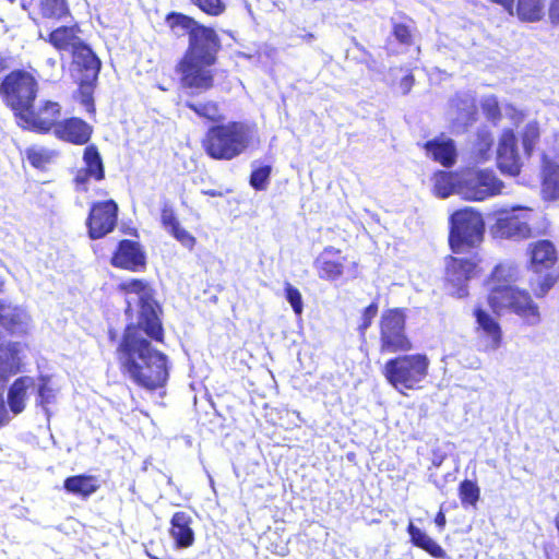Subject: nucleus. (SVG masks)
<instances>
[{"label":"nucleus","mask_w":559,"mask_h":559,"mask_svg":"<svg viewBox=\"0 0 559 559\" xmlns=\"http://www.w3.org/2000/svg\"><path fill=\"white\" fill-rule=\"evenodd\" d=\"M166 23L177 37L189 35V47L177 68L182 86L199 92L209 91L214 84L210 67L215 63L221 48L215 31L178 12L168 13Z\"/></svg>","instance_id":"1"},{"label":"nucleus","mask_w":559,"mask_h":559,"mask_svg":"<svg viewBox=\"0 0 559 559\" xmlns=\"http://www.w3.org/2000/svg\"><path fill=\"white\" fill-rule=\"evenodd\" d=\"M151 336L141 324H129L117 347L122 374L134 384L155 391L169 378L168 357L152 346Z\"/></svg>","instance_id":"2"},{"label":"nucleus","mask_w":559,"mask_h":559,"mask_svg":"<svg viewBox=\"0 0 559 559\" xmlns=\"http://www.w3.org/2000/svg\"><path fill=\"white\" fill-rule=\"evenodd\" d=\"M516 267L499 264L492 271V286L488 295V302L493 312L500 314L506 310L521 316L531 325L539 322L538 307L531 296L512 286L510 283L516 277Z\"/></svg>","instance_id":"3"},{"label":"nucleus","mask_w":559,"mask_h":559,"mask_svg":"<svg viewBox=\"0 0 559 559\" xmlns=\"http://www.w3.org/2000/svg\"><path fill=\"white\" fill-rule=\"evenodd\" d=\"M254 136L255 128L248 122L216 123L205 132L202 147L213 159L231 160L248 151Z\"/></svg>","instance_id":"4"},{"label":"nucleus","mask_w":559,"mask_h":559,"mask_svg":"<svg viewBox=\"0 0 559 559\" xmlns=\"http://www.w3.org/2000/svg\"><path fill=\"white\" fill-rule=\"evenodd\" d=\"M127 293V308L126 312L132 311V305H135L138 310V324H141L147 331V335L156 342H162L164 330L158 317V305L154 300L151 290L145 282L141 280H131L122 284Z\"/></svg>","instance_id":"5"},{"label":"nucleus","mask_w":559,"mask_h":559,"mask_svg":"<svg viewBox=\"0 0 559 559\" xmlns=\"http://www.w3.org/2000/svg\"><path fill=\"white\" fill-rule=\"evenodd\" d=\"M429 359L424 354H408L388 360L383 374L397 391L413 390L427 377Z\"/></svg>","instance_id":"6"},{"label":"nucleus","mask_w":559,"mask_h":559,"mask_svg":"<svg viewBox=\"0 0 559 559\" xmlns=\"http://www.w3.org/2000/svg\"><path fill=\"white\" fill-rule=\"evenodd\" d=\"M485 222L481 214L472 207L455 211L450 216L449 243L453 252L464 247H474L483 240Z\"/></svg>","instance_id":"7"},{"label":"nucleus","mask_w":559,"mask_h":559,"mask_svg":"<svg viewBox=\"0 0 559 559\" xmlns=\"http://www.w3.org/2000/svg\"><path fill=\"white\" fill-rule=\"evenodd\" d=\"M37 94V82L24 70L9 73L0 84V95L14 111L16 119L32 107Z\"/></svg>","instance_id":"8"},{"label":"nucleus","mask_w":559,"mask_h":559,"mask_svg":"<svg viewBox=\"0 0 559 559\" xmlns=\"http://www.w3.org/2000/svg\"><path fill=\"white\" fill-rule=\"evenodd\" d=\"M531 266L538 274L537 287L534 288L536 297H544L558 280V274L552 269L557 261V251L549 240H539L531 245Z\"/></svg>","instance_id":"9"},{"label":"nucleus","mask_w":559,"mask_h":559,"mask_svg":"<svg viewBox=\"0 0 559 559\" xmlns=\"http://www.w3.org/2000/svg\"><path fill=\"white\" fill-rule=\"evenodd\" d=\"M503 187L492 170H469L461 176L460 194L469 201H483L500 194Z\"/></svg>","instance_id":"10"},{"label":"nucleus","mask_w":559,"mask_h":559,"mask_svg":"<svg viewBox=\"0 0 559 559\" xmlns=\"http://www.w3.org/2000/svg\"><path fill=\"white\" fill-rule=\"evenodd\" d=\"M405 313L402 309H390L381 317L380 342L381 352H407L412 343L405 333Z\"/></svg>","instance_id":"11"},{"label":"nucleus","mask_w":559,"mask_h":559,"mask_svg":"<svg viewBox=\"0 0 559 559\" xmlns=\"http://www.w3.org/2000/svg\"><path fill=\"white\" fill-rule=\"evenodd\" d=\"M531 209L515 206L511 210L503 209L499 211V216L493 226V233L497 237L521 240L531 236L532 229L528 224Z\"/></svg>","instance_id":"12"},{"label":"nucleus","mask_w":559,"mask_h":559,"mask_svg":"<svg viewBox=\"0 0 559 559\" xmlns=\"http://www.w3.org/2000/svg\"><path fill=\"white\" fill-rule=\"evenodd\" d=\"M60 116L61 106L57 102L45 100L40 102L36 109L32 105L29 109L21 114L17 123L24 129L47 133L55 129Z\"/></svg>","instance_id":"13"},{"label":"nucleus","mask_w":559,"mask_h":559,"mask_svg":"<svg viewBox=\"0 0 559 559\" xmlns=\"http://www.w3.org/2000/svg\"><path fill=\"white\" fill-rule=\"evenodd\" d=\"M118 218V205L112 200L96 202L92 205L86 225L92 239H99L111 233Z\"/></svg>","instance_id":"14"},{"label":"nucleus","mask_w":559,"mask_h":559,"mask_svg":"<svg viewBox=\"0 0 559 559\" xmlns=\"http://www.w3.org/2000/svg\"><path fill=\"white\" fill-rule=\"evenodd\" d=\"M20 343L9 342L0 346V425H4L9 421L8 411L2 395V388L9 377L20 370Z\"/></svg>","instance_id":"15"},{"label":"nucleus","mask_w":559,"mask_h":559,"mask_svg":"<svg viewBox=\"0 0 559 559\" xmlns=\"http://www.w3.org/2000/svg\"><path fill=\"white\" fill-rule=\"evenodd\" d=\"M518 140L513 130H504L497 152L498 167L503 174L516 176L521 170V158L518 153Z\"/></svg>","instance_id":"16"},{"label":"nucleus","mask_w":559,"mask_h":559,"mask_svg":"<svg viewBox=\"0 0 559 559\" xmlns=\"http://www.w3.org/2000/svg\"><path fill=\"white\" fill-rule=\"evenodd\" d=\"M71 55L74 71L79 72L78 79L97 81L102 62L92 48L82 41Z\"/></svg>","instance_id":"17"},{"label":"nucleus","mask_w":559,"mask_h":559,"mask_svg":"<svg viewBox=\"0 0 559 559\" xmlns=\"http://www.w3.org/2000/svg\"><path fill=\"white\" fill-rule=\"evenodd\" d=\"M92 132V127L76 117L58 122L53 129V134L58 139L75 145L86 144L91 139Z\"/></svg>","instance_id":"18"},{"label":"nucleus","mask_w":559,"mask_h":559,"mask_svg":"<svg viewBox=\"0 0 559 559\" xmlns=\"http://www.w3.org/2000/svg\"><path fill=\"white\" fill-rule=\"evenodd\" d=\"M452 107L456 110L453 119V129L455 133H463L467 127L476 121L477 108L475 97L469 92H460L451 102Z\"/></svg>","instance_id":"19"},{"label":"nucleus","mask_w":559,"mask_h":559,"mask_svg":"<svg viewBox=\"0 0 559 559\" xmlns=\"http://www.w3.org/2000/svg\"><path fill=\"white\" fill-rule=\"evenodd\" d=\"M112 265L130 271H138L145 265V254L139 242L123 239L111 259Z\"/></svg>","instance_id":"20"},{"label":"nucleus","mask_w":559,"mask_h":559,"mask_svg":"<svg viewBox=\"0 0 559 559\" xmlns=\"http://www.w3.org/2000/svg\"><path fill=\"white\" fill-rule=\"evenodd\" d=\"M345 258L341 250L334 247H326L314 260V267L320 278L325 281H336L344 271Z\"/></svg>","instance_id":"21"},{"label":"nucleus","mask_w":559,"mask_h":559,"mask_svg":"<svg viewBox=\"0 0 559 559\" xmlns=\"http://www.w3.org/2000/svg\"><path fill=\"white\" fill-rule=\"evenodd\" d=\"M476 264L468 259L451 258L447 264V281L456 287L459 298L467 296V281L473 276Z\"/></svg>","instance_id":"22"},{"label":"nucleus","mask_w":559,"mask_h":559,"mask_svg":"<svg viewBox=\"0 0 559 559\" xmlns=\"http://www.w3.org/2000/svg\"><path fill=\"white\" fill-rule=\"evenodd\" d=\"M193 519L185 511L175 512L170 520L169 534L176 549H186L194 543Z\"/></svg>","instance_id":"23"},{"label":"nucleus","mask_w":559,"mask_h":559,"mask_svg":"<svg viewBox=\"0 0 559 559\" xmlns=\"http://www.w3.org/2000/svg\"><path fill=\"white\" fill-rule=\"evenodd\" d=\"M425 150L428 156L439 162L445 167L454 164L456 148L454 141L445 138H436L425 143Z\"/></svg>","instance_id":"24"},{"label":"nucleus","mask_w":559,"mask_h":559,"mask_svg":"<svg viewBox=\"0 0 559 559\" xmlns=\"http://www.w3.org/2000/svg\"><path fill=\"white\" fill-rule=\"evenodd\" d=\"M99 487V479L94 475L80 474L69 476L63 481V488L68 493L83 499L91 497Z\"/></svg>","instance_id":"25"},{"label":"nucleus","mask_w":559,"mask_h":559,"mask_svg":"<svg viewBox=\"0 0 559 559\" xmlns=\"http://www.w3.org/2000/svg\"><path fill=\"white\" fill-rule=\"evenodd\" d=\"M34 385L35 380L32 377L24 376L17 378L9 388L8 405L13 414L17 415L24 411L27 391Z\"/></svg>","instance_id":"26"},{"label":"nucleus","mask_w":559,"mask_h":559,"mask_svg":"<svg viewBox=\"0 0 559 559\" xmlns=\"http://www.w3.org/2000/svg\"><path fill=\"white\" fill-rule=\"evenodd\" d=\"M542 195L546 201L559 199V165L550 159L544 158L543 163Z\"/></svg>","instance_id":"27"},{"label":"nucleus","mask_w":559,"mask_h":559,"mask_svg":"<svg viewBox=\"0 0 559 559\" xmlns=\"http://www.w3.org/2000/svg\"><path fill=\"white\" fill-rule=\"evenodd\" d=\"M78 26H60L49 34V43L58 50L72 52L83 40Z\"/></svg>","instance_id":"28"},{"label":"nucleus","mask_w":559,"mask_h":559,"mask_svg":"<svg viewBox=\"0 0 559 559\" xmlns=\"http://www.w3.org/2000/svg\"><path fill=\"white\" fill-rule=\"evenodd\" d=\"M407 533L414 546L421 548L436 559L445 558V551L443 548L412 522L407 526Z\"/></svg>","instance_id":"29"},{"label":"nucleus","mask_w":559,"mask_h":559,"mask_svg":"<svg viewBox=\"0 0 559 559\" xmlns=\"http://www.w3.org/2000/svg\"><path fill=\"white\" fill-rule=\"evenodd\" d=\"M35 9L37 14L46 20L62 21L70 16L67 0H36Z\"/></svg>","instance_id":"30"},{"label":"nucleus","mask_w":559,"mask_h":559,"mask_svg":"<svg viewBox=\"0 0 559 559\" xmlns=\"http://www.w3.org/2000/svg\"><path fill=\"white\" fill-rule=\"evenodd\" d=\"M475 317L479 328L488 337L487 347L490 349H497L501 343V329L499 324L480 308L475 310Z\"/></svg>","instance_id":"31"},{"label":"nucleus","mask_w":559,"mask_h":559,"mask_svg":"<svg viewBox=\"0 0 559 559\" xmlns=\"http://www.w3.org/2000/svg\"><path fill=\"white\" fill-rule=\"evenodd\" d=\"M433 181L435 193L439 198L445 199L453 193L460 194L461 176L441 170L435 174Z\"/></svg>","instance_id":"32"},{"label":"nucleus","mask_w":559,"mask_h":559,"mask_svg":"<svg viewBox=\"0 0 559 559\" xmlns=\"http://www.w3.org/2000/svg\"><path fill=\"white\" fill-rule=\"evenodd\" d=\"M51 378L48 374L38 377L36 405L40 406L49 417L48 406L56 401V389L50 385Z\"/></svg>","instance_id":"33"},{"label":"nucleus","mask_w":559,"mask_h":559,"mask_svg":"<svg viewBox=\"0 0 559 559\" xmlns=\"http://www.w3.org/2000/svg\"><path fill=\"white\" fill-rule=\"evenodd\" d=\"M516 14L526 22L540 21L544 16L543 0H518Z\"/></svg>","instance_id":"34"},{"label":"nucleus","mask_w":559,"mask_h":559,"mask_svg":"<svg viewBox=\"0 0 559 559\" xmlns=\"http://www.w3.org/2000/svg\"><path fill=\"white\" fill-rule=\"evenodd\" d=\"M84 163L86 165V170L90 173L91 177L95 180L99 181L105 177L104 164L100 157V154L96 146L90 145L84 150L83 155Z\"/></svg>","instance_id":"35"},{"label":"nucleus","mask_w":559,"mask_h":559,"mask_svg":"<svg viewBox=\"0 0 559 559\" xmlns=\"http://www.w3.org/2000/svg\"><path fill=\"white\" fill-rule=\"evenodd\" d=\"M186 106L194 111L199 117L205 118L210 121H219L223 119L219 107L215 102H186Z\"/></svg>","instance_id":"36"},{"label":"nucleus","mask_w":559,"mask_h":559,"mask_svg":"<svg viewBox=\"0 0 559 559\" xmlns=\"http://www.w3.org/2000/svg\"><path fill=\"white\" fill-rule=\"evenodd\" d=\"M56 153L45 147H31L26 151L29 164L37 169H45L51 163Z\"/></svg>","instance_id":"37"},{"label":"nucleus","mask_w":559,"mask_h":559,"mask_svg":"<svg viewBox=\"0 0 559 559\" xmlns=\"http://www.w3.org/2000/svg\"><path fill=\"white\" fill-rule=\"evenodd\" d=\"M393 36L403 45H411L413 39V21L392 19Z\"/></svg>","instance_id":"38"},{"label":"nucleus","mask_w":559,"mask_h":559,"mask_svg":"<svg viewBox=\"0 0 559 559\" xmlns=\"http://www.w3.org/2000/svg\"><path fill=\"white\" fill-rule=\"evenodd\" d=\"M460 498L462 504L475 506L479 500L480 490L477 484L473 480L465 479L460 484Z\"/></svg>","instance_id":"39"},{"label":"nucleus","mask_w":559,"mask_h":559,"mask_svg":"<svg viewBox=\"0 0 559 559\" xmlns=\"http://www.w3.org/2000/svg\"><path fill=\"white\" fill-rule=\"evenodd\" d=\"M539 139V127L536 121L528 122L522 131V145L524 152L530 156Z\"/></svg>","instance_id":"40"},{"label":"nucleus","mask_w":559,"mask_h":559,"mask_svg":"<svg viewBox=\"0 0 559 559\" xmlns=\"http://www.w3.org/2000/svg\"><path fill=\"white\" fill-rule=\"evenodd\" d=\"M79 81V94L80 102L85 107L88 112H94V99H93V90L96 81H88L85 79H78Z\"/></svg>","instance_id":"41"},{"label":"nucleus","mask_w":559,"mask_h":559,"mask_svg":"<svg viewBox=\"0 0 559 559\" xmlns=\"http://www.w3.org/2000/svg\"><path fill=\"white\" fill-rule=\"evenodd\" d=\"M272 168L269 165L258 167L252 170L250 175V186L257 191H263L266 189Z\"/></svg>","instance_id":"42"},{"label":"nucleus","mask_w":559,"mask_h":559,"mask_svg":"<svg viewBox=\"0 0 559 559\" xmlns=\"http://www.w3.org/2000/svg\"><path fill=\"white\" fill-rule=\"evenodd\" d=\"M285 298L290 304L294 312L300 316L304 311L302 297L298 288L293 286L290 283H285Z\"/></svg>","instance_id":"43"},{"label":"nucleus","mask_w":559,"mask_h":559,"mask_svg":"<svg viewBox=\"0 0 559 559\" xmlns=\"http://www.w3.org/2000/svg\"><path fill=\"white\" fill-rule=\"evenodd\" d=\"M480 107L488 120L496 122L497 120L500 119V108L498 100L495 96L490 95L484 97L480 102Z\"/></svg>","instance_id":"44"},{"label":"nucleus","mask_w":559,"mask_h":559,"mask_svg":"<svg viewBox=\"0 0 559 559\" xmlns=\"http://www.w3.org/2000/svg\"><path fill=\"white\" fill-rule=\"evenodd\" d=\"M195 7L209 15H219L225 11V3L222 0H190Z\"/></svg>","instance_id":"45"},{"label":"nucleus","mask_w":559,"mask_h":559,"mask_svg":"<svg viewBox=\"0 0 559 559\" xmlns=\"http://www.w3.org/2000/svg\"><path fill=\"white\" fill-rule=\"evenodd\" d=\"M160 221L163 227L168 233L173 231L180 225L173 207L168 203H165L164 206L162 207Z\"/></svg>","instance_id":"46"},{"label":"nucleus","mask_w":559,"mask_h":559,"mask_svg":"<svg viewBox=\"0 0 559 559\" xmlns=\"http://www.w3.org/2000/svg\"><path fill=\"white\" fill-rule=\"evenodd\" d=\"M177 241L189 250L193 249L195 245V238L180 225L169 233Z\"/></svg>","instance_id":"47"},{"label":"nucleus","mask_w":559,"mask_h":559,"mask_svg":"<svg viewBox=\"0 0 559 559\" xmlns=\"http://www.w3.org/2000/svg\"><path fill=\"white\" fill-rule=\"evenodd\" d=\"M378 313V305L376 302H371L362 312L361 323L359 324V331L365 333V331L371 325L373 318Z\"/></svg>","instance_id":"48"},{"label":"nucleus","mask_w":559,"mask_h":559,"mask_svg":"<svg viewBox=\"0 0 559 559\" xmlns=\"http://www.w3.org/2000/svg\"><path fill=\"white\" fill-rule=\"evenodd\" d=\"M477 136L479 140V146H480L479 152L484 153V152L490 150V147L493 143L491 134L488 131H479Z\"/></svg>","instance_id":"49"},{"label":"nucleus","mask_w":559,"mask_h":559,"mask_svg":"<svg viewBox=\"0 0 559 559\" xmlns=\"http://www.w3.org/2000/svg\"><path fill=\"white\" fill-rule=\"evenodd\" d=\"M548 14L551 23H559V0H550Z\"/></svg>","instance_id":"50"},{"label":"nucleus","mask_w":559,"mask_h":559,"mask_svg":"<svg viewBox=\"0 0 559 559\" xmlns=\"http://www.w3.org/2000/svg\"><path fill=\"white\" fill-rule=\"evenodd\" d=\"M414 85V76L412 74H406L400 82V88L403 94H407Z\"/></svg>","instance_id":"51"},{"label":"nucleus","mask_w":559,"mask_h":559,"mask_svg":"<svg viewBox=\"0 0 559 559\" xmlns=\"http://www.w3.org/2000/svg\"><path fill=\"white\" fill-rule=\"evenodd\" d=\"M91 177L90 173L86 169H81L78 171L75 176V183L78 187L85 186L88 178Z\"/></svg>","instance_id":"52"},{"label":"nucleus","mask_w":559,"mask_h":559,"mask_svg":"<svg viewBox=\"0 0 559 559\" xmlns=\"http://www.w3.org/2000/svg\"><path fill=\"white\" fill-rule=\"evenodd\" d=\"M497 4H500L508 13L513 14L514 0H490Z\"/></svg>","instance_id":"53"},{"label":"nucleus","mask_w":559,"mask_h":559,"mask_svg":"<svg viewBox=\"0 0 559 559\" xmlns=\"http://www.w3.org/2000/svg\"><path fill=\"white\" fill-rule=\"evenodd\" d=\"M435 522H436L437 526H439L440 528H442L445 525V515L443 514V512L440 511L436 515Z\"/></svg>","instance_id":"54"},{"label":"nucleus","mask_w":559,"mask_h":559,"mask_svg":"<svg viewBox=\"0 0 559 559\" xmlns=\"http://www.w3.org/2000/svg\"><path fill=\"white\" fill-rule=\"evenodd\" d=\"M204 194L206 195H210V197H218V195H222L221 192L216 191V190H205L203 191Z\"/></svg>","instance_id":"55"},{"label":"nucleus","mask_w":559,"mask_h":559,"mask_svg":"<svg viewBox=\"0 0 559 559\" xmlns=\"http://www.w3.org/2000/svg\"><path fill=\"white\" fill-rule=\"evenodd\" d=\"M305 37H306L307 39H309V40H310V39H312V38H313V35L309 33V34H307Z\"/></svg>","instance_id":"56"},{"label":"nucleus","mask_w":559,"mask_h":559,"mask_svg":"<svg viewBox=\"0 0 559 559\" xmlns=\"http://www.w3.org/2000/svg\"><path fill=\"white\" fill-rule=\"evenodd\" d=\"M22 8H23L24 10H27V7H26V4H25V3H22Z\"/></svg>","instance_id":"57"},{"label":"nucleus","mask_w":559,"mask_h":559,"mask_svg":"<svg viewBox=\"0 0 559 559\" xmlns=\"http://www.w3.org/2000/svg\"><path fill=\"white\" fill-rule=\"evenodd\" d=\"M10 2H14L15 0H9Z\"/></svg>","instance_id":"58"}]
</instances>
